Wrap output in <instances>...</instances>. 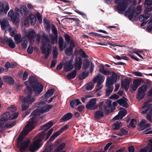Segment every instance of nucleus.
I'll list each match as a JSON object with an SVG mask.
<instances>
[{
	"mask_svg": "<svg viewBox=\"0 0 152 152\" xmlns=\"http://www.w3.org/2000/svg\"><path fill=\"white\" fill-rule=\"evenodd\" d=\"M35 122L33 119H29L21 134L18 137L17 145L20 148V152H23L26 151L30 144V140L28 139L23 140V138L30 132L34 129Z\"/></svg>",
	"mask_w": 152,
	"mask_h": 152,
	"instance_id": "obj_1",
	"label": "nucleus"
},
{
	"mask_svg": "<svg viewBox=\"0 0 152 152\" xmlns=\"http://www.w3.org/2000/svg\"><path fill=\"white\" fill-rule=\"evenodd\" d=\"M25 84L27 87L26 89L31 94L32 93V91L30 87H32L33 91L35 94H39L42 90V85L35 81L33 76L29 77L28 81L25 82Z\"/></svg>",
	"mask_w": 152,
	"mask_h": 152,
	"instance_id": "obj_2",
	"label": "nucleus"
},
{
	"mask_svg": "<svg viewBox=\"0 0 152 152\" xmlns=\"http://www.w3.org/2000/svg\"><path fill=\"white\" fill-rule=\"evenodd\" d=\"M45 136L44 132L41 133L34 138V141L29 145V149L31 152H35L42 145V140Z\"/></svg>",
	"mask_w": 152,
	"mask_h": 152,
	"instance_id": "obj_3",
	"label": "nucleus"
},
{
	"mask_svg": "<svg viewBox=\"0 0 152 152\" xmlns=\"http://www.w3.org/2000/svg\"><path fill=\"white\" fill-rule=\"evenodd\" d=\"M39 105L40 107V108L39 109L36 110L33 112L31 115H33L34 116L30 119H31L34 118V121H35L34 123V125L37 121L35 117L39 116L44 113L48 112L50 110L53 106V105H51L43 104V102H40Z\"/></svg>",
	"mask_w": 152,
	"mask_h": 152,
	"instance_id": "obj_4",
	"label": "nucleus"
},
{
	"mask_svg": "<svg viewBox=\"0 0 152 152\" xmlns=\"http://www.w3.org/2000/svg\"><path fill=\"white\" fill-rule=\"evenodd\" d=\"M51 45L50 42L48 39V36L43 35V37L42 45V52L45 54V57L47 58L51 53Z\"/></svg>",
	"mask_w": 152,
	"mask_h": 152,
	"instance_id": "obj_5",
	"label": "nucleus"
},
{
	"mask_svg": "<svg viewBox=\"0 0 152 152\" xmlns=\"http://www.w3.org/2000/svg\"><path fill=\"white\" fill-rule=\"evenodd\" d=\"M142 10V6L138 5L136 9L134 6H130L125 12V15L127 16L130 20H131L134 17L135 12L137 15L140 14Z\"/></svg>",
	"mask_w": 152,
	"mask_h": 152,
	"instance_id": "obj_6",
	"label": "nucleus"
},
{
	"mask_svg": "<svg viewBox=\"0 0 152 152\" xmlns=\"http://www.w3.org/2000/svg\"><path fill=\"white\" fill-rule=\"evenodd\" d=\"M22 10H20L18 8L16 7L15 8V14L14 15L13 10H10L8 13V17L10 18L12 21L13 23H17L19 22V15L20 12L22 13Z\"/></svg>",
	"mask_w": 152,
	"mask_h": 152,
	"instance_id": "obj_7",
	"label": "nucleus"
},
{
	"mask_svg": "<svg viewBox=\"0 0 152 152\" xmlns=\"http://www.w3.org/2000/svg\"><path fill=\"white\" fill-rule=\"evenodd\" d=\"M115 2L117 4V9L118 13L122 14L128 6V3L126 0H115Z\"/></svg>",
	"mask_w": 152,
	"mask_h": 152,
	"instance_id": "obj_8",
	"label": "nucleus"
},
{
	"mask_svg": "<svg viewBox=\"0 0 152 152\" xmlns=\"http://www.w3.org/2000/svg\"><path fill=\"white\" fill-rule=\"evenodd\" d=\"M26 91V92L28 94L27 96L25 97L22 96L20 98L23 102L27 103L28 104H31L35 101V99L31 95L32 94L30 92L28 91L27 89Z\"/></svg>",
	"mask_w": 152,
	"mask_h": 152,
	"instance_id": "obj_9",
	"label": "nucleus"
},
{
	"mask_svg": "<svg viewBox=\"0 0 152 152\" xmlns=\"http://www.w3.org/2000/svg\"><path fill=\"white\" fill-rule=\"evenodd\" d=\"M51 30L54 36L50 35V41L51 44H54L57 43L58 40V31L57 29L54 25L52 26Z\"/></svg>",
	"mask_w": 152,
	"mask_h": 152,
	"instance_id": "obj_10",
	"label": "nucleus"
},
{
	"mask_svg": "<svg viewBox=\"0 0 152 152\" xmlns=\"http://www.w3.org/2000/svg\"><path fill=\"white\" fill-rule=\"evenodd\" d=\"M0 23L1 29L4 30L6 29L7 30H10L11 27L9 24V22L7 18H4L0 20Z\"/></svg>",
	"mask_w": 152,
	"mask_h": 152,
	"instance_id": "obj_11",
	"label": "nucleus"
},
{
	"mask_svg": "<svg viewBox=\"0 0 152 152\" xmlns=\"http://www.w3.org/2000/svg\"><path fill=\"white\" fill-rule=\"evenodd\" d=\"M24 36L28 38L29 40L31 41L34 39L36 33L35 31L32 29H30L28 31H25L24 34Z\"/></svg>",
	"mask_w": 152,
	"mask_h": 152,
	"instance_id": "obj_12",
	"label": "nucleus"
},
{
	"mask_svg": "<svg viewBox=\"0 0 152 152\" xmlns=\"http://www.w3.org/2000/svg\"><path fill=\"white\" fill-rule=\"evenodd\" d=\"M96 99L94 98L91 99L86 105V108L91 110H94L98 106L96 104Z\"/></svg>",
	"mask_w": 152,
	"mask_h": 152,
	"instance_id": "obj_13",
	"label": "nucleus"
},
{
	"mask_svg": "<svg viewBox=\"0 0 152 152\" xmlns=\"http://www.w3.org/2000/svg\"><path fill=\"white\" fill-rule=\"evenodd\" d=\"M126 114L127 111L126 109L123 108H121L120 111L118 114L113 118V120H116L119 119H121Z\"/></svg>",
	"mask_w": 152,
	"mask_h": 152,
	"instance_id": "obj_14",
	"label": "nucleus"
},
{
	"mask_svg": "<svg viewBox=\"0 0 152 152\" xmlns=\"http://www.w3.org/2000/svg\"><path fill=\"white\" fill-rule=\"evenodd\" d=\"M112 101L110 99L107 100L106 102L104 107L105 112L107 114H109L112 112Z\"/></svg>",
	"mask_w": 152,
	"mask_h": 152,
	"instance_id": "obj_15",
	"label": "nucleus"
},
{
	"mask_svg": "<svg viewBox=\"0 0 152 152\" xmlns=\"http://www.w3.org/2000/svg\"><path fill=\"white\" fill-rule=\"evenodd\" d=\"M103 103L104 102H101L100 104L99 105V107L101 110L96 111L94 113V117L96 119L101 118L103 116L104 111L102 110V105H103Z\"/></svg>",
	"mask_w": 152,
	"mask_h": 152,
	"instance_id": "obj_16",
	"label": "nucleus"
},
{
	"mask_svg": "<svg viewBox=\"0 0 152 152\" xmlns=\"http://www.w3.org/2000/svg\"><path fill=\"white\" fill-rule=\"evenodd\" d=\"M104 76L99 73L94 78L93 81L94 83L97 82L98 83H102L104 81Z\"/></svg>",
	"mask_w": 152,
	"mask_h": 152,
	"instance_id": "obj_17",
	"label": "nucleus"
},
{
	"mask_svg": "<svg viewBox=\"0 0 152 152\" xmlns=\"http://www.w3.org/2000/svg\"><path fill=\"white\" fill-rule=\"evenodd\" d=\"M72 60H70L65 62L64 66V69L65 71H69L72 69L73 68L72 64Z\"/></svg>",
	"mask_w": 152,
	"mask_h": 152,
	"instance_id": "obj_18",
	"label": "nucleus"
},
{
	"mask_svg": "<svg viewBox=\"0 0 152 152\" xmlns=\"http://www.w3.org/2000/svg\"><path fill=\"white\" fill-rule=\"evenodd\" d=\"M147 121L145 119H142L140 122L139 126L140 130H142L150 126L151 124L149 123H147Z\"/></svg>",
	"mask_w": 152,
	"mask_h": 152,
	"instance_id": "obj_19",
	"label": "nucleus"
},
{
	"mask_svg": "<svg viewBox=\"0 0 152 152\" xmlns=\"http://www.w3.org/2000/svg\"><path fill=\"white\" fill-rule=\"evenodd\" d=\"M75 63L74 64V66L76 69L79 70L81 68L82 63V59L79 58L78 59L75 58Z\"/></svg>",
	"mask_w": 152,
	"mask_h": 152,
	"instance_id": "obj_20",
	"label": "nucleus"
},
{
	"mask_svg": "<svg viewBox=\"0 0 152 152\" xmlns=\"http://www.w3.org/2000/svg\"><path fill=\"white\" fill-rule=\"evenodd\" d=\"M152 151V140H149L148 146L140 150V152H151Z\"/></svg>",
	"mask_w": 152,
	"mask_h": 152,
	"instance_id": "obj_21",
	"label": "nucleus"
},
{
	"mask_svg": "<svg viewBox=\"0 0 152 152\" xmlns=\"http://www.w3.org/2000/svg\"><path fill=\"white\" fill-rule=\"evenodd\" d=\"M141 81L139 79H136L133 82V84L131 85L132 88L134 91L136 90L137 88L141 85Z\"/></svg>",
	"mask_w": 152,
	"mask_h": 152,
	"instance_id": "obj_22",
	"label": "nucleus"
},
{
	"mask_svg": "<svg viewBox=\"0 0 152 152\" xmlns=\"http://www.w3.org/2000/svg\"><path fill=\"white\" fill-rule=\"evenodd\" d=\"M130 80L126 79L122 82L121 86L122 88L125 89L126 91H127L129 86Z\"/></svg>",
	"mask_w": 152,
	"mask_h": 152,
	"instance_id": "obj_23",
	"label": "nucleus"
},
{
	"mask_svg": "<svg viewBox=\"0 0 152 152\" xmlns=\"http://www.w3.org/2000/svg\"><path fill=\"white\" fill-rule=\"evenodd\" d=\"M151 15L150 13L145 12H144L143 14L140 16L139 20L141 21H145L150 17Z\"/></svg>",
	"mask_w": 152,
	"mask_h": 152,
	"instance_id": "obj_24",
	"label": "nucleus"
},
{
	"mask_svg": "<svg viewBox=\"0 0 152 152\" xmlns=\"http://www.w3.org/2000/svg\"><path fill=\"white\" fill-rule=\"evenodd\" d=\"M10 114L9 112H7L4 113L2 117L0 120V125L2 126L4 123L8 120V115Z\"/></svg>",
	"mask_w": 152,
	"mask_h": 152,
	"instance_id": "obj_25",
	"label": "nucleus"
},
{
	"mask_svg": "<svg viewBox=\"0 0 152 152\" xmlns=\"http://www.w3.org/2000/svg\"><path fill=\"white\" fill-rule=\"evenodd\" d=\"M58 44L59 46V48L61 50H64L66 48L65 44L64 42L63 39L61 37H59Z\"/></svg>",
	"mask_w": 152,
	"mask_h": 152,
	"instance_id": "obj_26",
	"label": "nucleus"
},
{
	"mask_svg": "<svg viewBox=\"0 0 152 152\" xmlns=\"http://www.w3.org/2000/svg\"><path fill=\"white\" fill-rule=\"evenodd\" d=\"M72 117V114L70 113H68L63 116L60 119L61 122H64L69 120Z\"/></svg>",
	"mask_w": 152,
	"mask_h": 152,
	"instance_id": "obj_27",
	"label": "nucleus"
},
{
	"mask_svg": "<svg viewBox=\"0 0 152 152\" xmlns=\"http://www.w3.org/2000/svg\"><path fill=\"white\" fill-rule=\"evenodd\" d=\"M3 79L7 83L10 85H13L14 83V80L13 78L11 76H4Z\"/></svg>",
	"mask_w": 152,
	"mask_h": 152,
	"instance_id": "obj_28",
	"label": "nucleus"
},
{
	"mask_svg": "<svg viewBox=\"0 0 152 152\" xmlns=\"http://www.w3.org/2000/svg\"><path fill=\"white\" fill-rule=\"evenodd\" d=\"M117 102L119 104L124 107H127L129 106L127 103V99H119L117 100Z\"/></svg>",
	"mask_w": 152,
	"mask_h": 152,
	"instance_id": "obj_29",
	"label": "nucleus"
},
{
	"mask_svg": "<svg viewBox=\"0 0 152 152\" xmlns=\"http://www.w3.org/2000/svg\"><path fill=\"white\" fill-rule=\"evenodd\" d=\"M151 107L150 106L148 105V102H145L143 106L142 107V109L143 110L142 111L141 113L142 114H145L146 113L147 111Z\"/></svg>",
	"mask_w": 152,
	"mask_h": 152,
	"instance_id": "obj_30",
	"label": "nucleus"
},
{
	"mask_svg": "<svg viewBox=\"0 0 152 152\" xmlns=\"http://www.w3.org/2000/svg\"><path fill=\"white\" fill-rule=\"evenodd\" d=\"M81 104V102L79 99L73 100L70 102L71 106L72 107H74L76 106Z\"/></svg>",
	"mask_w": 152,
	"mask_h": 152,
	"instance_id": "obj_31",
	"label": "nucleus"
},
{
	"mask_svg": "<svg viewBox=\"0 0 152 152\" xmlns=\"http://www.w3.org/2000/svg\"><path fill=\"white\" fill-rule=\"evenodd\" d=\"M43 22L46 31H49L50 30V28L49 20H47L45 18H44L43 19Z\"/></svg>",
	"mask_w": 152,
	"mask_h": 152,
	"instance_id": "obj_32",
	"label": "nucleus"
},
{
	"mask_svg": "<svg viewBox=\"0 0 152 152\" xmlns=\"http://www.w3.org/2000/svg\"><path fill=\"white\" fill-rule=\"evenodd\" d=\"M6 42L10 48H13L15 47V45L12 39L10 38H8L7 39Z\"/></svg>",
	"mask_w": 152,
	"mask_h": 152,
	"instance_id": "obj_33",
	"label": "nucleus"
},
{
	"mask_svg": "<svg viewBox=\"0 0 152 152\" xmlns=\"http://www.w3.org/2000/svg\"><path fill=\"white\" fill-rule=\"evenodd\" d=\"M2 8H3V10H4V12L6 14L7 12V11L9 9V7L8 4V3L5 1H3L2 2Z\"/></svg>",
	"mask_w": 152,
	"mask_h": 152,
	"instance_id": "obj_34",
	"label": "nucleus"
},
{
	"mask_svg": "<svg viewBox=\"0 0 152 152\" xmlns=\"http://www.w3.org/2000/svg\"><path fill=\"white\" fill-rule=\"evenodd\" d=\"M53 125V123L52 122L49 121L47 124L42 126V130H43L45 131L46 130L52 127Z\"/></svg>",
	"mask_w": 152,
	"mask_h": 152,
	"instance_id": "obj_35",
	"label": "nucleus"
},
{
	"mask_svg": "<svg viewBox=\"0 0 152 152\" xmlns=\"http://www.w3.org/2000/svg\"><path fill=\"white\" fill-rule=\"evenodd\" d=\"M94 86V84L92 82H89L85 84V89L87 91H90L93 89Z\"/></svg>",
	"mask_w": 152,
	"mask_h": 152,
	"instance_id": "obj_36",
	"label": "nucleus"
},
{
	"mask_svg": "<svg viewBox=\"0 0 152 152\" xmlns=\"http://www.w3.org/2000/svg\"><path fill=\"white\" fill-rule=\"evenodd\" d=\"M14 37V39L16 44H20L21 42V36L20 34H16Z\"/></svg>",
	"mask_w": 152,
	"mask_h": 152,
	"instance_id": "obj_37",
	"label": "nucleus"
},
{
	"mask_svg": "<svg viewBox=\"0 0 152 152\" xmlns=\"http://www.w3.org/2000/svg\"><path fill=\"white\" fill-rule=\"evenodd\" d=\"M61 132L59 130L58 131L55 133H53L52 135L50 137L49 140L50 141H53L58 136H59Z\"/></svg>",
	"mask_w": 152,
	"mask_h": 152,
	"instance_id": "obj_38",
	"label": "nucleus"
},
{
	"mask_svg": "<svg viewBox=\"0 0 152 152\" xmlns=\"http://www.w3.org/2000/svg\"><path fill=\"white\" fill-rule=\"evenodd\" d=\"M76 75V70H73L72 72L68 74L67 75V78L68 79H71L74 78Z\"/></svg>",
	"mask_w": 152,
	"mask_h": 152,
	"instance_id": "obj_39",
	"label": "nucleus"
},
{
	"mask_svg": "<svg viewBox=\"0 0 152 152\" xmlns=\"http://www.w3.org/2000/svg\"><path fill=\"white\" fill-rule=\"evenodd\" d=\"M110 77L108 76L107 78L106 83V86H113V82H115Z\"/></svg>",
	"mask_w": 152,
	"mask_h": 152,
	"instance_id": "obj_40",
	"label": "nucleus"
},
{
	"mask_svg": "<svg viewBox=\"0 0 152 152\" xmlns=\"http://www.w3.org/2000/svg\"><path fill=\"white\" fill-rule=\"evenodd\" d=\"M99 71L101 73L105 75H108L110 74V73L108 70H105L104 69V67L102 66L99 69Z\"/></svg>",
	"mask_w": 152,
	"mask_h": 152,
	"instance_id": "obj_41",
	"label": "nucleus"
},
{
	"mask_svg": "<svg viewBox=\"0 0 152 152\" xmlns=\"http://www.w3.org/2000/svg\"><path fill=\"white\" fill-rule=\"evenodd\" d=\"M107 88L106 90V95L109 96L113 91V86H107Z\"/></svg>",
	"mask_w": 152,
	"mask_h": 152,
	"instance_id": "obj_42",
	"label": "nucleus"
},
{
	"mask_svg": "<svg viewBox=\"0 0 152 152\" xmlns=\"http://www.w3.org/2000/svg\"><path fill=\"white\" fill-rule=\"evenodd\" d=\"M21 42L23 48L24 49L26 48L28 44L26 39L25 37H22L21 39Z\"/></svg>",
	"mask_w": 152,
	"mask_h": 152,
	"instance_id": "obj_43",
	"label": "nucleus"
},
{
	"mask_svg": "<svg viewBox=\"0 0 152 152\" xmlns=\"http://www.w3.org/2000/svg\"><path fill=\"white\" fill-rule=\"evenodd\" d=\"M122 123L117 122L113 124V127L114 129L116 130L121 127L122 126Z\"/></svg>",
	"mask_w": 152,
	"mask_h": 152,
	"instance_id": "obj_44",
	"label": "nucleus"
},
{
	"mask_svg": "<svg viewBox=\"0 0 152 152\" xmlns=\"http://www.w3.org/2000/svg\"><path fill=\"white\" fill-rule=\"evenodd\" d=\"M53 148L52 145H47L45 148V150L42 152H51Z\"/></svg>",
	"mask_w": 152,
	"mask_h": 152,
	"instance_id": "obj_45",
	"label": "nucleus"
},
{
	"mask_svg": "<svg viewBox=\"0 0 152 152\" xmlns=\"http://www.w3.org/2000/svg\"><path fill=\"white\" fill-rule=\"evenodd\" d=\"M84 60L86 62L83 63V69L86 70L89 67L90 63L88 59H85Z\"/></svg>",
	"mask_w": 152,
	"mask_h": 152,
	"instance_id": "obj_46",
	"label": "nucleus"
},
{
	"mask_svg": "<svg viewBox=\"0 0 152 152\" xmlns=\"http://www.w3.org/2000/svg\"><path fill=\"white\" fill-rule=\"evenodd\" d=\"M29 18L31 20V24L34 25L36 21V19L35 16L33 15H31L29 16Z\"/></svg>",
	"mask_w": 152,
	"mask_h": 152,
	"instance_id": "obj_47",
	"label": "nucleus"
},
{
	"mask_svg": "<svg viewBox=\"0 0 152 152\" xmlns=\"http://www.w3.org/2000/svg\"><path fill=\"white\" fill-rule=\"evenodd\" d=\"M89 73L88 72H84L80 74L79 77V79L80 80L85 78L88 75Z\"/></svg>",
	"mask_w": 152,
	"mask_h": 152,
	"instance_id": "obj_48",
	"label": "nucleus"
},
{
	"mask_svg": "<svg viewBox=\"0 0 152 152\" xmlns=\"http://www.w3.org/2000/svg\"><path fill=\"white\" fill-rule=\"evenodd\" d=\"M54 93V90L53 89H51L49 90L46 92L45 94V96L47 98L49 96H52Z\"/></svg>",
	"mask_w": 152,
	"mask_h": 152,
	"instance_id": "obj_49",
	"label": "nucleus"
},
{
	"mask_svg": "<svg viewBox=\"0 0 152 152\" xmlns=\"http://www.w3.org/2000/svg\"><path fill=\"white\" fill-rule=\"evenodd\" d=\"M145 95V93H143L138 91V92L137 96V97L138 99L140 100L142 99L144 96Z\"/></svg>",
	"mask_w": 152,
	"mask_h": 152,
	"instance_id": "obj_50",
	"label": "nucleus"
},
{
	"mask_svg": "<svg viewBox=\"0 0 152 152\" xmlns=\"http://www.w3.org/2000/svg\"><path fill=\"white\" fill-rule=\"evenodd\" d=\"M15 124V121H12L10 122H9L7 124H5L4 126L7 128H10L14 126Z\"/></svg>",
	"mask_w": 152,
	"mask_h": 152,
	"instance_id": "obj_51",
	"label": "nucleus"
},
{
	"mask_svg": "<svg viewBox=\"0 0 152 152\" xmlns=\"http://www.w3.org/2000/svg\"><path fill=\"white\" fill-rule=\"evenodd\" d=\"M147 88V85H144L139 87L138 89V91L145 93V92Z\"/></svg>",
	"mask_w": 152,
	"mask_h": 152,
	"instance_id": "obj_52",
	"label": "nucleus"
},
{
	"mask_svg": "<svg viewBox=\"0 0 152 152\" xmlns=\"http://www.w3.org/2000/svg\"><path fill=\"white\" fill-rule=\"evenodd\" d=\"M73 52V50L69 48H66L65 50V53L66 55L68 56H71Z\"/></svg>",
	"mask_w": 152,
	"mask_h": 152,
	"instance_id": "obj_53",
	"label": "nucleus"
},
{
	"mask_svg": "<svg viewBox=\"0 0 152 152\" xmlns=\"http://www.w3.org/2000/svg\"><path fill=\"white\" fill-rule=\"evenodd\" d=\"M36 15L39 23H41L42 22V17L41 15L39 12H37L36 14Z\"/></svg>",
	"mask_w": 152,
	"mask_h": 152,
	"instance_id": "obj_54",
	"label": "nucleus"
},
{
	"mask_svg": "<svg viewBox=\"0 0 152 152\" xmlns=\"http://www.w3.org/2000/svg\"><path fill=\"white\" fill-rule=\"evenodd\" d=\"M128 131L125 129H121V132L118 133L117 134L120 136H122L124 135L127 134Z\"/></svg>",
	"mask_w": 152,
	"mask_h": 152,
	"instance_id": "obj_55",
	"label": "nucleus"
},
{
	"mask_svg": "<svg viewBox=\"0 0 152 152\" xmlns=\"http://www.w3.org/2000/svg\"><path fill=\"white\" fill-rule=\"evenodd\" d=\"M18 114H19L18 112L13 113L9 116V119L12 120L18 117Z\"/></svg>",
	"mask_w": 152,
	"mask_h": 152,
	"instance_id": "obj_56",
	"label": "nucleus"
},
{
	"mask_svg": "<svg viewBox=\"0 0 152 152\" xmlns=\"http://www.w3.org/2000/svg\"><path fill=\"white\" fill-rule=\"evenodd\" d=\"M53 57L55 58L57 57L58 54V49L56 47H55L53 48Z\"/></svg>",
	"mask_w": 152,
	"mask_h": 152,
	"instance_id": "obj_57",
	"label": "nucleus"
},
{
	"mask_svg": "<svg viewBox=\"0 0 152 152\" xmlns=\"http://www.w3.org/2000/svg\"><path fill=\"white\" fill-rule=\"evenodd\" d=\"M9 31H10V34L12 37H14L16 35L17 31L15 29L13 28L12 29L11 28L10 30Z\"/></svg>",
	"mask_w": 152,
	"mask_h": 152,
	"instance_id": "obj_58",
	"label": "nucleus"
},
{
	"mask_svg": "<svg viewBox=\"0 0 152 152\" xmlns=\"http://www.w3.org/2000/svg\"><path fill=\"white\" fill-rule=\"evenodd\" d=\"M65 146V143H63L59 145L57 148V151H60L63 149Z\"/></svg>",
	"mask_w": 152,
	"mask_h": 152,
	"instance_id": "obj_59",
	"label": "nucleus"
},
{
	"mask_svg": "<svg viewBox=\"0 0 152 152\" xmlns=\"http://www.w3.org/2000/svg\"><path fill=\"white\" fill-rule=\"evenodd\" d=\"M136 124V121L135 120L132 119L129 124V126L132 128L135 127V124Z\"/></svg>",
	"mask_w": 152,
	"mask_h": 152,
	"instance_id": "obj_60",
	"label": "nucleus"
},
{
	"mask_svg": "<svg viewBox=\"0 0 152 152\" xmlns=\"http://www.w3.org/2000/svg\"><path fill=\"white\" fill-rule=\"evenodd\" d=\"M117 76L116 74L114 72H113L112 75L110 77L114 81H116L117 80Z\"/></svg>",
	"mask_w": 152,
	"mask_h": 152,
	"instance_id": "obj_61",
	"label": "nucleus"
},
{
	"mask_svg": "<svg viewBox=\"0 0 152 152\" xmlns=\"http://www.w3.org/2000/svg\"><path fill=\"white\" fill-rule=\"evenodd\" d=\"M103 85L101 83H97V85L96 87V91L97 92L101 90L103 87Z\"/></svg>",
	"mask_w": 152,
	"mask_h": 152,
	"instance_id": "obj_62",
	"label": "nucleus"
},
{
	"mask_svg": "<svg viewBox=\"0 0 152 152\" xmlns=\"http://www.w3.org/2000/svg\"><path fill=\"white\" fill-rule=\"evenodd\" d=\"M64 37L65 38V39L66 40L67 43H69L70 41V39L69 35L68 34H65L64 35Z\"/></svg>",
	"mask_w": 152,
	"mask_h": 152,
	"instance_id": "obj_63",
	"label": "nucleus"
},
{
	"mask_svg": "<svg viewBox=\"0 0 152 152\" xmlns=\"http://www.w3.org/2000/svg\"><path fill=\"white\" fill-rule=\"evenodd\" d=\"M9 110L11 112H12L15 111L16 110V107L14 106H11L8 107Z\"/></svg>",
	"mask_w": 152,
	"mask_h": 152,
	"instance_id": "obj_64",
	"label": "nucleus"
}]
</instances>
